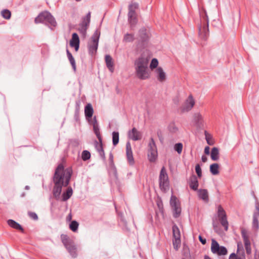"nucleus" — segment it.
<instances>
[{"mask_svg": "<svg viewBox=\"0 0 259 259\" xmlns=\"http://www.w3.org/2000/svg\"><path fill=\"white\" fill-rule=\"evenodd\" d=\"M194 118L196 124H199L201 123L202 120V116L199 113L194 114Z\"/></svg>", "mask_w": 259, "mask_h": 259, "instance_id": "obj_42", "label": "nucleus"}, {"mask_svg": "<svg viewBox=\"0 0 259 259\" xmlns=\"http://www.w3.org/2000/svg\"><path fill=\"white\" fill-rule=\"evenodd\" d=\"M72 174L71 167L64 169L62 164H60L56 168L53 178L54 186L53 189V194L56 200H59L62 192V187H67L70 181Z\"/></svg>", "mask_w": 259, "mask_h": 259, "instance_id": "obj_1", "label": "nucleus"}, {"mask_svg": "<svg viewBox=\"0 0 259 259\" xmlns=\"http://www.w3.org/2000/svg\"><path fill=\"white\" fill-rule=\"evenodd\" d=\"M87 28L88 27L87 26H80V25H79L78 30L83 36H85L86 35Z\"/></svg>", "mask_w": 259, "mask_h": 259, "instance_id": "obj_47", "label": "nucleus"}, {"mask_svg": "<svg viewBox=\"0 0 259 259\" xmlns=\"http://www.w3.org/2000/svg\"><path fill=\"white\" fill-rule=\"evenodd\" d=\"M128 135L129 138L134 141H138L141 139V133L135 127L128 132Z\"/></svg>", "mask_w": 259, "mask_h": 259, "instance_id": "obj_18", "label": "nucleus"}, {"mask_svg": "<svg viewBox=\"0 0 259 259\" xmlns=\"http://www.w3.org/2000/svg\"><path fill=\"white\" fill-rule=\"evenodd\" d=\"M28 215L31 219L34 220H37L38 219L37 214L34 212H29Z\"/></svg>", "mask_w": 259, "mask_h": 259, "instance_id": "obj_52", "label": "nucleus"}, {"mask_svg": "<svg viewBox=\"0 0 259 259\" xmlns=\"http://www.w3.org/2000/svg\"><path fill=\"white\" fill-rule=\"evenodd\" d=\"M201 160L203 162H205L207 160V158L205 155H202L201 157Z\"/></svg>", "mask_w": 259, "mask_h": 259, "instance_id": "obj_59", "label": "nucleus"}, {"mask_svg": "<svg viewBox=\"0 0 259 259\" xmlns=\"http://www.w3.org/2000/svg\"><path fill=\"white\" fill-rule=\"evenodd\" d=\"M79 224L76 221H72L70 225L69 228L73 232H75L77 231L78 228Z\"/></svg>", "mask_w": 259, "mask_h": 259, "instance_id": "obj_37", "label": "nucleus"}, {"mask_svg": "<svg viewBox=\"0 0 259 259\" xmlns=\"http://www.w3.org/2000/svg\"><path fill=\"white\" fill-rule=\"evenodd\" d=\"M149 63V60L147 58L140 57L137 58L135 61V66H145L148 67Z\"/></svg>", "mask_w": 259, "mask_h": 259, "instance_id": "obj_20", "label": "nucleus"}, {"mask_svg": "<svg viewBox=\"0 0 259 259\" xmlns=\"http://www.w3.org/2000/svg\"><path fill=\"white\" fill-rule=\"evenodd\" d=\"M91 158V153L88 150H83L81 153V158L83 161H87Z\"/></svg>", "mask_w": 259, "mask_h": 259, "instance_id": "obj_39", "label": "nucleus"}, {"mask_svg": "<svg viewBox=\"0 0 259 259\" xmlns=\"http://www.w3.org/2000/svg\"><path fill=\"white\" fill-rule=\"evenodd\" d=\"M209 147L208 146H206L204 148V153L206 155H209L210 154Z\"/></svg>", "mask_w": 259, "mask_h": 259, "instance_id": "obj_58", "label": "nucleus"}, {"mask_svg": "<svg viewBox=\"0 0 259 259\" xmlns=\"http://www.w3.org/2000/svg\"><path fill=\"white\" fill-rule=\"evenodd\" d=\"M128 22L131 29L133 30L138 22L136 12L133 13L131 10L128 12Z\"/></svg>", "mask_w": 259, "mask_h": 259, "instance_id": "obj_14", "label": "nucleus"}, {"mask_svg": "<svg viewBox=\"0 0 259 259\" xmlns=\"http://www.w3.org/2000/svg\"><path fill=\"white\" fill-rule=\"evenodd\" d=\"M200 24L198 27L200 37L206 40L209 35L208 17L205 10L200 12Z\"/></svg>", "mask_w": 259, "mask_h": 259, "instance_id": "obj_2", "label": "nucleus"}, {"mask_svg": "<svg viewBox=\"0 0 259 259\" xmlns=\"http://www.w3.org/2000/svg\"><path fill=\"white\" fill-rule=\"evenodd\" d=\"M245 248L247 254H250L251 253V246H245Z\"/></svg>", "mask_w": 259, "mask_h": 259, "instance_id": "obj_56", "label": "nucleus"}, {"mask_svg": "<svg viewBox=\"0 0 259 259\" xmlns=\"http://www.w3.org/2000/svg\"><path fill=\"white\" fill-rule=\"evenodd\" d=\"M189 185L190 188L194 191L198 190V181L197 177L192 175L189 178Z\"/></svg>", "mask_w": 259, "mask_h": 259, "instance_id": "obj_19", "label": "nucleus"}, {"mask_svg": "<svg viewBox=\"0 0 259 259\" xmlns=\"http://www.w3.org/2000/svg\"><path fill=\"white\" fill-rule=\"evenodd\" d=\"M241 235H242V237L243 238V240L247 239V238H248V236L247 235L246 231L245 229H242L241 230Z\"/></svg>", "mask_w": 259, "mask_h": 259, "instance_id": "obj_53", "label": "nucleus"}, {"mask_svg": "<svg viewBox=\"0 0 259 259\" xmlns=\"http://www.w3.org/2000/svg\"><path fill=\"white\" fill-rule=\"evenodd\" d=\"M106 66L111 72L114 71V63L112 57L109 55H106L105 57Z\"/></svg>", "mask_w": 259, "mask_h": 259, "instance_id": "obj_22", "label": "nucleus"}, {"mask_svg": "<svg viewBox=\"0 0 259 259\" xmlns=\"http://www.w3.org/2000/svg\"><path fill=\"white\" fill-rule=\"evenodd\" d=\"M244 243V246H251L250 242L249 241V238H247L243 240Z\"/></svg>", "mask_w": 259, "mask_h": 259, "instance_id": "obj_55", "label": "nucleus"}, {"mask_svg": "<svg viewBox=\"0 0 259 259\" xmlns=\"http://www.w3.org/2000/svg\"><path fill=\"white\" fill-rule=\"evenodd\" d=\"M211 159L213 161H217L219 159V150L217 147H213L210 152Z\"/></svg>", "mask_w": 259, "mask_h": 259, "instance_id": "obj_26", "label": "nucleus"}, {"mask_svg": "<svg viewBox=\"0 0 259 259\" xmlns=\"http://www.w3.org/2000/svg\"><path fill=\"white\" fill-rule=\"evenodd\" d=\"M7 224L11 228L23 232L24 230L22 227L14 220L9 219L7 221Z\"/></svg>", "mask_w": 259, "mask_h": 259, "instance_id": "obj_24", "label": "nucleus"}, {"mask_svg": "<svg viewBox=\"0 0 259 259\" xmlns=\"http://www.w3.org/2000/svg\"><path fill=\"white\" fill-rule=\"evenodd\" d=\"M229 259H239V257H237L236 254L235 253H232L230 255Z\"/></svg>", "mask_w": 259, "mask_h": 259, "instance_id": "obj_57", "label": "nucleus"}, {"mask_svg": "<svg viewBox=\"0 0 259 259\" xmlns=\"http://www.w3.org/2000/svg\"><path fill=\"white\" fill-rule=\"evenodd\" d=\"M170 204L172 209L173 217L175 218H178L181 214V208L179 201L178 200L176 196L171 195L170 200Z\"/></svg>", "mask_w": 259, "mask_h": 259, "instance_id": "obj_9", "label": "nucleus"}, {"mask_svg": "<svg viewBox=\"0 0 259 259\" xmlns=\"http://www.w3.org/2000/svg\"><path fill=\"white\" fill-rule=\"evenodd\" d=\"M195 171L199 178L202 176V170L199 164H196L195 166Z\"/></svg>", "mask_w": 259, "mask_h": 259, "instance_id": "obj_50", "label": "nucleus"}, {"mask_svg": "<svg viewBox=\"0 0 259 259\" xmlns=\"http://www.w3.org/2000/svg\"><path fill=\"white\" fill-rule=\"evenodd\" d=\"M157 157V150L148 151V158L149 160L151 162H154Z\"/></svg>", "mask_w": 259, "mask_h": 259, "instance_id": "obj_32", "label": "nucleus"}, {"mask_svg": "<svg viewBox=\"0 0 259 259\" xmlns=\"http://www.w3.org/2000/svg\"><path fill=\"white\" fill-rule=\"evenodd\" d=\"M35 23H42L48 25L50 28L55 27L57 22L55 18L48 11L40 13L35 19Z\"/></svg>", "mask_w": 259, "mask_h": 259, "instance_id": "obj_3", "label": "nucleus"}, {"mask_svg": "<svg viewBox=\"0 0 259 259\" xmlns=\"http://www.w3.org/2000/svg\"><path fill=\"white\" fill-rule=\"evenodd\" d=\"M1 15L4 18L8 20L11 18V13L9 10L5 9L2 11Z\"/></svg>", "mask_w": 259, "mask_h": 259, "instance_id": "obj_38", "label": "nucleus"}, {"mask_svg": "<svg viewBox=\"0 0 259 259\" xmlns=\"http://www.w3.org/2000/svg\"><path fill=\"white\" fill-rule=\"evenodd\" d=\"M198 195L200 199L207 202L209 200L208 192L206 189H199L198 190Z\"/></svg>", "mask_w": 259, "mask_h": 259, "instance_id": "obj_23", "label": "nucleus"}, {"mask_svg": "<svg viewBox=\"0 0 259 259\" xmlns=\"http://www.w3.org/2000/svg\"><path fill=\"white\" fill-rule=\"evenodd\" d=\"M213 227L214 229H215V228L217 227V225L215 224H213Z\"/></svg>", "mask_w": 259, "mask_h": 259, "instance_id": "obj_64", "label": "nucleus"}, {"mask_svg": "<svg viewBox=\"0 0 259 259\" xmlns=\"http://www.w3.org/2000/svg\"><path fill=\"white\" fill-rule=\"evenodd\" d=\"M139 5L137 3H132L128 6V12L132 11L133 13H136V10L138 9Z\"/></svg>", "mask_w": 259, "mask_h": 259, "instance_id": "obj_44", "label": "nucleus"}, {"mask_svg": "<svg viewBox=\"0 0 259 259\" xmlns=\"http://www.w3.org/2000/svg\"><path fill=\"white\" fill-rule=\"evenodd\" d=\"M73 191L71 187L67 188V190L62 194V200L65 201L69 199L72 195Z\"/></svg>", "mask_w": 259, "mask_h": 259, "instance_id": "obj_27", "label": "nucleus"}, {"mask_svg": "<svg viewBox=\"0 0 259 259\" xmlns=\"http://www.w3.org/2000/svg\"><path fill=\"white\" fill-rule=\"evenodd\" d=\"M61 238L65 246L72 243L67 235L62 234L61 235Z\"/></svg>", "mask_w": 259, "mask_h": 259, "instance_id": "obj_40", "label": "nucleus"}, {"mask_svg": "<svg viewBox=\"0 0 259 259\" xmlns=\"http://www.w3.org/2000/svg\"><path fill=\"white\" fill-rule=\"evenodd\" d=\"M89 124L93 125V130L95 134L96 135L98 140L101 141V138H102V136L100 133V128L96 116L94 117L92 122H91V123Z\"/></svg>", "mask_w": 259, "mask_h": 259, "instance_id": "obj_16", "label": "nucleus"}, {"mask_svg": "<svg viewBox=\"0 0 259 259\" xmlns=\"http://www.w3.org/2000/svg\"><path fill=\"white\" fill-rule=\"evenodd\" d=\"M199 240L204 245L206 243V240L205 238H203L201 235L198 237Z\"/></svg>", "mask_w": 259, "mask_h": 259, "instance_id": "obj_54", "label": "nucleus"}, {"mask_svg": "<svg viewBox=\"0 0 259 259\" xmlns=\"http://www.w3.org/2000/svg\"><path fill=\"white\" fill-rule=\"evenodd\" d=\"M119 142V133L118 132H113L112 133V143L115 146Z\"/></svg>", "mask_w": 259, "mask_h": 259, "instance_id": "obj_35", "label": "nucleus"}, {"mask_svg": "<svg viewBox=\"0 0 259 259\" xmlns=\"http://www.w3.org/2000/svg\"><path fill=\"white\" fill-rule=\"evenodd\" d=\"M181 238H173L172 244L176 250H178L180 246Z\"/></svg>", "mask_w": 259, "mask_h": 259, "instance_id": "obj_41", "label": "nucleus"}, {"mask_svg": "<svg viewBox=\"0 0 259 259\" xmlns=\"http://www.w3.org/2000/svg\"><path fill=\"white\" fill-rule=\"evenodd\" d=\"M135 40V35L133 33H125L123 38V41L125 42H132Z\"/></svg>", "mask_w": 259, "mask_h": 259, "instance_id": "obj_31", "label": "nucleus"}, {"mask_svg": "<svg viewBox=\"0 0 259 259\" xmlns=\"http://www.w3.org/2000/svg\"><path fill=\"white\" fill-rule=\"evenodd\" d=\"M169 131L172 133H176L178 130V128L175 126L174 123H171L168 126Z\"/></svg>", "mask_w": 259, "mask_h": 259, "instance_id": "obj_51", "label": "nucleus"}, {"mask_svg": "<svg viewBox=\"0 0 259 259\" xmlns=\"http://www.w3.org/2000/svg\"><path fill=\"white\" fill-rule=\"evenodd\" d=\"M110 175H112L114 176L115 179L116 180H118V174L117 169L113 163V162L112 161V163L110 164V170H109Z\"/></svg>", "mask_w": 259, "mask_h": 259, "instance_id": "obj_30", "label": "nucleus"}, {"mask_svg": "<svg viewBox=\"0 0 259 259\" xmlns=\"http://www.w3.org/2000/svg\"><path fill=\"white\" fill-rule=\"evenodd\" d=\"M219 165L218 163H214L210 165V171L213 175L219 174Z\"/></svg>", "mask_w": 259, "mask_h": 259, "instance_id": "obj_33", "label": "nucleus"}, {"mask_svg": "<svg viewBox=\"0 0 259 259\" xmlns=\"http://www.w3.org/2000/svg\"><path fill=\"white\" fill-rule=\"evenodd\" d=\"M157 78L160 82H163L166 79V74L161 67H158L156 69Z\"/></svg>", "mask_w": 259, "mask_h": 259, "instance_id": "obj_21", "label": "nucleus"}, {"mask_svg": "<svg viewBox=\"0 0 259 259\" xmlns=\"http://www.w3.org/2000/svg\"><path fill=\"white\" fill-rule=\"evenodd\" d=\"M172 229L173 238H181L180 230L176 224L173 225Z\"/></svg>", "mask_w": 259, "mask_h": 259, "instance_id": "obj_34", "label": "nucleus"}, {"mask_svg": "<svg viewBox=\"0 0 259 259\" xmlns=\"http://www.w3.org/2000/svg\"><path fill=\"white\" fill-rule=\"evenodd\" d=\"M80 110V102L76 101L75 103V117H77L79 115Z\"/></svg>", "mask_w": 259, "mask_h": 259, "instance_id": "obj_49", "label": "nucleus"}, {"mask_svg": "<svg viewBox=\"0 0 259 259\" xmlns=\"http://www.w3.org/2000/svg\"><path fill=\"white\" fill-rule=\"evenodd\" d=\"M157 150V147L153 138H151L148 144V151Z\"/></svg>", "mask_w": 259, "mask_h": 259, "instance_id": "obj_36", "label": "nucleus"}, {"mask_svg": "<svg viewBox=\"0 0 259 259\" xmlns=\"http://www.w3.org/2000/svg\"><path fill=\"white\" fill-rule=\"evenodd\" d=\"M137 38L138 40L137 47L141 49H144L149 41L150 38L149 32L145 27H142L139 30Z\"/></svg>", "mask_w": 259, "mask_h": 259, "instance_id": "obj_5", "label": "nucleus"}, {"mask_svg": "<svg viewBox=\"0 0 259 259\" xmlns=\"http://www.w3.org/2000/svg\"><path fill=\"white\" fill-rule=\"evenodd\" d=\"M126 156L129 165L133 166L135 164V160L133 157L131 145L129 142L126 144Z\"/></svg>", "mask_w": 259, "mask_h": 259, "instance_id": "obj_12", "label": "nucleus"}, {"mask_svg": "<svg viewBox=\"0 0 259 259\" xmlns=\"http://www.w3.org/2000/svg\"><path fill=\"white\" fill-rule=\"evenodd\" d=\"M66 53H67L68 59L69 60V62L72 66V67L74 71L75 72L76 71V64H75V59L73 58L71 53L69 52V51L68 50H66Z\"/></svg>", "mask_w": 259, "mask_h": 259, "instance_id": "obj_29", "label": "nucleus"}, {"mask_svg": "<svg viewBox=\"0 0 259 259\" xmlns=\"http://www.w3.org/2000/svg\"><path fill=\"white\" fill-rule=\"evenodd\" d=\"M70 46L74 48L76 51H77L79 48V38L76 33L72 34V38L70 41Z\"/></svg>", "mask_w": 259, "mask_h": 259, "instance_id": "obj_15", "label": "nucleus"}, {"mask_svg": "<svg viewBox=\"0 0 259 259\" xmlns=\"http://www.w3.org/2000/svg\"><path fill=\"white\" fill-rule=\"evenodd\" d=\"M217 215L221 225L224 227L226 231H228L229 223L227 220V214L224 209L220 205L218 207Z\"/></svg>", "mask_w": 259, "mask_h": 259, "instance_id": "obj_7", "label": "nucleus"}, {"mask_svg": "<svg viewBox=\"0 0 259 259\" xmlns=\"http://www.w3.org/2000/svg\"><path fill=\"white\" fill-rule=\"evenodd\" d=\"M195 100L192 95H190L180 107L181 111L183 113L190 111L195 105Z\"/></svg>", "mask_w": 259, "mask_h": 259, "instance_id": "obj_10", "label": "nucleus"}, {"mask_svg": "<svg viewBox=\"0 0 259 259\" xmlns=\"http://www.w3.org/2000/svg\"><path fill=\"white\" fill-rule=\"evenodd\" d=\"M211 251L213 254L218 255H224L227 254V248L223 246H220L218 242L214 239L211 240Z\"/></svg>", "mask_w": 259, "mask_h": 259, "instance_id": "obj_8", "label": "nucleus"}, {"mask_svg": "<svg viewBox=\"0 0 259 259\" xmlns=\"http://www.w3.org/2000/svg\"><path fill=\"white\" fill-rule=\"evenodd\" d=\"M91 13L90 12H89L87 15L82 18V22L80 24V26H85L87 27L89 26L91 20Z\"/></svg>", "mask_w": 259, "mask_h": 259, "instance_id": "obj_28", "label": "nucleus"}, {"mask_svg": "<svg viewBox=\"0 0 259 259\" xmlns=\"http://www.w3.org/2000/svg\"><path fill=\"white\" fill-rule=\"evenodd\" d=\"M159 183L160 189L162 192H166L169 190L168 176L164 167H163L160 170Z\"/></svg>", "mask_w": 259, "mask_h": 259, "instance_id": "obj_6", "label": "nucleus"}, {"mask_svg": "<svg viewBox=\"0 0 259 259\" xmlns=\"http://www.w3.org/2000/svg\"><path fill=\"white\" fill-rule=\"evenodd\" d=\"M204 259H211L209 256L208 255H205L204 256Z\"/></svg>", "mask_w": 259, "mask_h": 259, "instance_id": "obj_63", "label": "nucleus"}, {"mask_svg": "<svg viewBox=\"0 0 259 259\" xmlns=\"http://www.w3.org/2000/svg\"><path fill=\"white\" fill-rule=\"evenodd\" d=\"M254 259H259V254H257L256 252H255Z\"/></svg>", "mask_w": 259, "mask_h": 259, "instance_id": "obj_61", "label": "nucleus"}, {"mask_svg": "<svg viewBox=\"0 0 259 259\" xmlns=\"http://www.w3.org/2000/svg\"><path fill=\"white\" fill-rule=\"evenodd\" d=\"M252 228L255 231H257L259 228V222L258 219H253Z\"/></svg>", "mask_w": 259, "mask_h": 259, "instance_id": "obj_48", "label": "nucleus"}, {"mask_svg": "<svg viewBox=\"0 0 259 259\" xmlns=\"http://www.w3.org/2000/svg\"><path fill=\"white\" fill-rule=\"evenodd\" d=\"M110 164H111L112 163V161L113 162V155L111 153H110Z\"/></svg>", "mask_w": 259, "mask_h": 259, "instance_id": "obj_62", "label": "nucleus"}, {"mask_svg": "<svg viewBox=\"0 0 259 259\" xmlns=\"http://www.w3.org/2000/svg\"><path fill=\"white\" fill-rule=\"evenodd\" d=\"M259 218V205L257 204L255 206V210L253 214V219H258Z\"/></svg>", "mask_w": 259, "mask_h": 259, "instance_id": "obj_46", "label": "nucleus"}, {"mask_svg": "<svg viewBox=\"0 0 259 259\" xmlns=\"http://www.w3.org/2000/svg\"><path fill=\"white\" fill-rule=\"evenodd\" d=\"M66 248L69 252L70 254L73 257H76L77 256L76 248L74 245L72 243H69L67 245L65 246Z\"/></svg>", "mask_w": 259, "mask_h": 259, "instance_id": "obj_25", "label": "nucleus"}, {"mask_svg": "<svg viewBox=\"0 0 259 259\" xmlns=\"http://www.w3.org/2000/svg\"><path fill=\"white\" fill-rule=\"evenodd\" d=\"M95 147L97 151L98 152L100 156L103 159H105V153L103 148V143H102V139L101 138V141H99V142L95 141Z\"/></svg>", "mask_w": 259, "mask_h": 259, "instance_id": "obj_17", "label": "nucleus"}, {"mask_svg": "<svg viewBox=\"0 0 259 259\" xmlns=\"http://www.w3.org/2000/svg\"><path fill=\"white\" fill-rule=\"evenodd\" d=\"M100 36V31L96 29L91 37V40L88 42V48L89 54L92 56L96 54Z\"/></svg>", "mask_w": 259, "mask_h": 259, "instance_id": "obj_4", "label": "nucleus"}, {"mask_svg": "<svg viewBox=\"0 0 259 259\" xmlns=\"http://www.w3.org/2000/svg\"><path fill=\"white\" fill-rule=\"evenodd\" d=\"M94 113V109L90 103L87 104L84 107V115L87 120L89 123H91L92 122L93 119L92 117Z\"/></svg>", "mask_w": 259, "mask_h": 259, "instance_id": "obj_13", "label": "nucleus"}, {"mask_svg": "<svg viewBox=\"0 0 259 259\" xmlns=\"http://www.w3.org/2000/svg\"><path fill=\"white\" fill-rule=\"evenodd\" d=\"M205 139H206V140L207 141V143L209 145H211V144L209 142V138H208L207 135H206V131L205 132Z\"/></svg>", "mask_w": 259, "mask_h": 259, "instance_id": "obj_60", "label": "nucleus"}, {"mask_svg": "<svg viewBox=\"0 0 259 259\" xmlns=\"http://www.w3.org/2000/svg\"><path fill=\"white\" fill-rule=\"evenodd\" d=\"M136 73L137 77L140 79H146L149 78L148 67L135 66Z\"/></svg>", "mask_w": 259, "mask_h": 259, "instance_id": "obj_11", "label": "nucleus"}, {"mask_svg": "<svg viewBox=\"0 0 259 259\" xmlns=\"http://www.w3.org/2000/svg\"><path fill=\"white\" fill-rule=\"evenodd\" d=\"M174 150L177 152V153L179 154H180L182 152V150H183V144L182 143H176L175 145H174Z\"/></svg>", "mask_w": 259, "mask_h": 259, "instance_id": "obj_43", "label": "nucleus"}, {"mask_svg": "<svg viewBox=\"0 0 259 259\" xmlns=\"http://www.w3.org/2000/svg\"><path fill=\"white\" fill-rule=\"evenodd\" d=\"M158 65V61L157 59L153 58L152 59L150 67L151 69L157 68Z\"/></svg>", "mask_w": 259, "mask_h": 259, "instance_id": "obj_45", "label": "nucleus"}]
</instances>
